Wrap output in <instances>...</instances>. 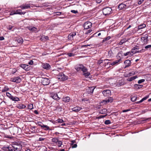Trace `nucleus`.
<instances>
[{"label":"nucleus","instance_id":"nucleus-1","mask_svg":"<svg viewBox=\"0 0 151 151\" xmlns=\"http://www.w3.org/2000/svg\"><path fill=\"white\" fill-rule=\"evenodd\" d=\"M25 12H22V10L21 9H18L17 10H15L13 11H12L10 14V15H12L14 14H19L20 15L24 14Z\"/></svg>","mask_w":151,"mask_h":151},{"label":"nucleus","instance_id":"nucleus-2","mask_svg":"<svg viewBox=\"0 0 151 151\" xmlns=\"http://www.w3.org/2000/svg\"><path fill=\"white\" fill-rule=\"evenodd\" d=\"M77 71H82L83 72H85L87 70L86 68L84 66L82 65H80L77 66L75 68Z\"/></svg>","mask_w":151,"mask_h":151},{"label":"nucleus","instance_id":"nucleus-3","mask_svg":"<svg viewBox=\"0 0 151 151\" xmlns=\"http://www.w3.org/2000/svg\"><path fill=\"white\" fill-rule=\"evenodd\" d=\"M58 78L61 81H64L67 79V77L63 73H61L58 75Z\"/></svg>","mask_w":151,"mask_h":151},{"label":"nucleus","instance_id":"nucleus-4","mask_svg":"<svg viewBox=\"0 0 151 151\" xmlns=\"http://www.w3.org/2000/svg\"><path fill=\"white\" fill-rule=\"evenodd\" d=\"M10 81L13 82H15L18 83H20L21 81V78L19 76L14 78H10Z\"/></svg>","mask_w":151,"mask_h":151},{"label":"nucleus","instance_id":"nucleus-5","mask_svg":"<svg viewBox=\"0 0 151 151\" xmlns=\"http://www.w3.org/2000/svg\"><path fill=\"white\" fill-rule=\"evenodd\" d=\"M112 9L110 7H106L103 9V12L104 14L106 15L110 14Z\"/></svg>","mask_w":151,"mask_h":151},{"label":"nucleus","instance_id":"nucleus-6","mask_svg":"<svg viewBox=\"0 0 151 151\" xmlns=\"http://www.w3.org/2000/svg\"><path fill=\"white\" fill-rule=\"evenodd\" d=\"M92 23L90 22H86L83 24V26L85 29H88L91 27Z\"/></svg>","mask_w":151,"mask_h":151},{"label":"nucleus","instance_id":"nucleus-7","mask_svg":"<svg viewBox=\"0 0 151 151\" xmlns=\"http://www.w3.org/2000/svg\"><path fill=\"white\" fill-rule=\"evenodd\" d=\"M50 96L53 99L57 100H59L60 98L58 96L57 93L54 92L51 93H50Z\"/></svg>","mask_w":151,"mask_h":151},{"label":"nucleus","instance_id":"nucleus-8","mask_svg":"<svg viewBox=\"0 0 151 151\" xmlns=\"http://www.w3.org/2000/svg\"><path fill=\"white\" fill-rule=\"evenodd\" d=\"M50 83V80L47 78H43L42 80V83L44 85H47Z\"/></svg>","mask_w":151,"mask_h":151},{"label":"nucleus","instance_id":"nucleus-9","mask_svg":"<svg viewBox=\"0 0 151 151\" xmlns=\"http://www.w3.org/2000/svg\"><path fill=\"white\" fill-rule=\"evenodd\" d=\"M37 124L39 126H40L42 128H45V130H47L49 129V127L47 125H45L43 124L42 122H37Z\"/></svg>","mask_w":151,"mask_h":151},{"label":"nucleus","instance_id":"nucleus-10","mask_svg":"<svg viewBox=\"0 0 151 151\" xmlns=\"http://www.w3.org/2000/svg\"><path fill=\"white\" fill-rule=\"evenodd\" d=\"M111 92L110 90H104L102 92V93L105 96L107 97L111 95Z\"/></svg>","mask_w":151,"mask_h":151},{"label":"nucleus","instance_id":"nucleus-11","mask_svg":"<svg viewBox=\"0 0 151 151\" xmlns=\"http://www.w3.org/2000/svg\"><path fill=\"white\" fill-rule=\"evenodd\" d=\"M19 7L22 9H28L30 8V6L29 4H26L21 5Z\"/></svg>","mask_w":151,"mask_h":151},{"label":"nucleus","instance_id":"nucleus-12","mask_svg":"<svg viewBox=\"0 0 151 151\" xmlns=\"http://www.w3.org/2000/svg\"><path fill=\"white\" fill-rule=\"evenodd\" d=\"M42 66L43 68L47 70L50 69L51 68L50 65L47 63H43Z\"/></svg>","mask_w":151,"mask_h":151},{"label":"nucleus","instance_id":"nucleus-13","mask_svg":"<svg viewBox=\"0 0 151 151\" xmlns=\"http://www.w3.org/2000/svg\"><path fill=\"white\" fill-rule=\"evenodd\" d=\"M148 36H147L145 37H142L141 38V41L142 42H143L144 44H147L148 42Z\"/></svg>","mask_w":151,"mask_h":151},{"label":"nucleus","instance_id":"nucleus-14","mask_svg":"<svg viewBox=\"0 0 151 151\" xmlns=\"http://www.w3.org/2000/svg\"><path fill=\"white\" fill-rule=\"evenodd\" d=\"M125 67L126 68L130 65L131 61L130 60H127L124 61Z\"/></svg>","mask_w":151,"mask_h":151},{"label":"nucleus","instance_id":"nucleus-15","mask_svg":"<svg viewBox=\"0 0 151 151\" xmlns=\"http://www.w3.org/2000/svg\"><path fill=\"white\" fill-rule=\"evenodd\" d=\"M16 107L19 109H23L26 107V106L23 104H19L16 106Z\"/></svg>","mask_w":151,"mask_h":151},{"label":"nucleus","instance_id":"nucleus-16","mask_svg":"<svg viewBox=\"0 0 151 151\" xmlns=\"http://www.w3.org/2000/svg\"><path fill=\"white\" fill-rule=\"evenodd\" d=\"M76 35L75 32H72L70 33L68 35V37L69 40H71L73 39V37Z\"/></svg>","mask_w":151,"mask_h":151},{"label":"nucleus","instance_id":"nucleus-17","mask_svg":"<svg viewBox=\"0 0 151 151\" xmlns=\"http://www.w3.org/2000/svg\"><path fill=\"white\" fill-rule=\"evenodd\" d=\"M20 66L25 70H29V68L28 67V65L25 64H21Z\"/></svg>","mask_w":151,"mask_h":151},{"label":"nucleus","instance_id":"nucleus-18","mask_svg":"<svg viewBox=\"0 0 151 151\" xmlns=\"http://www.w3.org/2000/svg\"><path fill=\"white\" fill-rule=\"evenodd\" d=\"M127 6L126 5L124 4H119L118 6V8L119 9V10H121L123 9L126 8Z\"/></svg>","mask_w":151,"mask_h":151},{"label":"nucleus","instance_id":"nucleus-19","mask_svg":"<svg viewBox=\"0 0 151 151\" xmlns=\"http://www.w3.org/2000/svg\"><path fill=\"white\" fill-rule=\"evenodd\" d=\"M81 108L80 107H76L72 109V110L73 111L75 112H78L80 111Z\"/></svg>","mask_w":151,"mask_h":151},{"label":"nucleus","instance_id":"nucleus-20","mask_svg":"<svg viewBox=\"0 0 151 151\" xmlns=\"http://www.w3.org/2000/svg\"><path fill=\"white\" fill-rule=\"evenodd\" d=\"M122 60L121 58H119V59L111 63V64L112 65H114L116 64H117L119 62H120Z\"/></svg>","mask_w":151,"mask_h":151},{"label":"nucleus","instance_id":"nucleus-21","mask_svg":"<svg viewBox=\"0 0 151 151\" xmlns=\"http://www.w3.org/2000/svg\"><path fill=\"white\" fill-rule=\"evenodd\" d=\"M139 49L138 46H136L133 47L132 50V52L133 53H136V51H137Z\"/></svg>","mask_w":151,"mask_h":151},{"label":"nucleus","instance_id":"nucleus-22","mask_svg":"<svg viewBox=\"0 0 151 151\" xmlns=\"http://www.w3.org/2000/svg\"><path fill=\"white\" fill-rule=\"evenodd\" d=\"M137 78V76H136L131 77L127 79V81H131L133 80H135Z\"/></svg>","mask_w":151,"mask_h":151},{"label":"nucleus","instance_id":"nucleus-23","mask_svg":"<svg viewBox=\"0 0 151 151\" xmlns=\"http://www.w3.org/2000/svg\"><path fill=\"white\" fill-rule=\"evenodd\" d=\"M70 100V98L69 97L66 96L63 98V101L65 102H68Z\"/></svg>","mask_w":151,"mask_h":151},{"label":"nucleus","instance_id":"nucleus-24","mask_svg":"<svg viewBox=\"0 0 151 151\" xmlns=\"http://www.w3.org/2000/svg\"><path fill=\"white\" fill-rule=\"evenodd\" d=\"M149 96H147L145 97H144L143 98H142L141 100H140V101H137L135 103L136 104H139V103H141L144 101L146 100L148 98Z\"/></svg>","mask_w":151,"mask_h":151},{"label":"nucleus","instance_id":"nucleus-25","mask_svg":"<svg viewBox=\"0 0 151 151\" xmlns=\"http://www.w3.org/2000/svg\"><path fill=\"white\" fill-rule=\"evenodd\" d=\"M11 99L13 101H18L20 100L19 99V98L16 96L14 97L13 96H12Z\"/></svg>","mask_w":151,"mask_h":151},{"label":"nucleus","instance_id":"nucleus-26","mask_svg":"<svg viewBox=\"0 0 151 151\" xmlns=\"http://www.w3.org/2000/svg\"><path fill=\"white\" fill-rule=\"evenodd\" d=\"M83 75L86 78L88 77V76L90 75V73L87 71V70L85 72H83Z\"/></svg>","mask_w":151,"mask_h":151},{"label":"nucleus","instance_id":"nucleus-27","mask_svg":"<svg viewBox=\"0 0 151 151\" xmlns=\"http://www.w3.org/2000/svg\"><path fill=\"white\" fill-rule=\"evenodd\" d=\"M107 111V110L106 109H104L100 111L99 113L102 114H106Z\"/></svg>","mask_w":151,"mask_h":151},{"label":"nucleus","instance_id":"nucleus-28","mask_svg":"<svg viewBox=\"0 0 151 151\" xmlns=\"http://www.w3.org/2000/svg\"><path fill=\"white\" fill-rule=\"evenodd\" d=\"M142 86L138 84H135L134 85V88L135 89H139L142 87Z\"/></svg>","mask_w":151,"mask_h":151},{"label":"nucleus","instance_id":"nucleus-29","mask_svg":"<svg viewBox=\"0 0 151 151\" xmlns=\"http://www.w3.org/2000/svg\"><path fill=\"white\" fill-rule=\"evenodd\" d=\"M28 29L29 30L35 32L37 31V28L35 27H29Z\"/></svg>","mask_w":151,"mask_h":151},{"label":"nucleus","instance_id":"nucleus-30","mask_svg":"<svg viewBox=\"0 0 151 151\" xmlns=\"http://www.w3.org/2000/svg\"><path fill=\"white\" fill-rule=\"evenodd\" d=\"M146 27V25L145 24H142L139 25L138 27V29H142Z\"/></svg>","mask_w":151,"mask_h":151},{"label":"nucleus","instance_id":"nucleus-31","mask_svg":"<svg viewBox=\"0 0 151 151\" xmlns=\"http://www.w3.org/2000/svg\"><path fill=\"white\" fill-rule=\"evenodd\" d=\"M6 148L8 149L9 151H15V150L14 149L13 146L12 147H6Z\"/></svg>","mask_w":151,"mask_h":151},{"label":"nucleus","instance_id":"nucleus-32","mask_svg":"<svg viewBox=\"0 0 151 151\" xmlns=\"http://www.w3.org/2000/svg\"><path fill=\"white\" fill-rule=\"evenodd\" d=\"M126 42V39H123L121 40V41L119 42V45H122L123 43Z\"/></svg>","mask_w":151,"mask_h":151},{"label":"nucleus","instance_id":"nucleus-33","mask_svg":"<svg viewBox=\"0 0 151 151\" xmlns=\"http://www.w3.org/2000/svg\"><path fill=\"white\" fill-rule=\"evenodd\" d=\"M58 140L57 138H54L52 139V141L53 142L57 143L58 142Z\"/></svg>","mask_w":151,"mask_h":151},{"label":"nucleus","instance_id":"nucleus-34","mask_svg":"<svg viewBox=\"0 0 151 151\" xmlns=\"http://www.w3.org/2000/svg\"><path fill=\"white\" fill-rule=\"evenodd\" d=\"M17 42L19 43H22L23 42V39L22 38H19L17 40Z\"/></svg>","mask_w":151,"mask_h":151},{"label":"nucleus","instance_id":"nucleus-35","mask_svg":"<svg viewBox=\"0 0 151 151\" xmlns=\"http://www.w3.org/2000/svg\"><path fill=\"white\" fill-rule=\"evenodd\" d=\"M56 143L58 146L59 147H60L62 144V142L61 141L59 140H58V142Z\"/></svg>","mask_w":151,"mask_h":151},{"label":"nucleus","instance_id":"nucleus-36","mask_svg":"<svg viewBox=\"0 0 151 151\" xmlns=\"http://www.w3.org/2000/svg\"><path fill=\"white\" fill-rule=\"evenodd\" d=\"M6 96L11 99L12 96L9 92L6 93Z\"/></svg>","mask_w":151,"mask_h":151},{"label":"nucleus","instance_id":"nucleus-37","mask_svg":"<svg viewBox=\"0 0 151 151\" xmlns=\"http://www.w3.org/2000/svg\"><path fill=\"white\" fill-rule=\"evenodd\" d=\"M28 108L30 109H32L33 108V105L32 104H30L28 105Z\"/></svg>","mask_w":151,"mask_h":151},{"label":"nucleus","instance_id":"nucleus-38","mask_svg":"<svg viewBox=\"0 0 151 151\" xmlns=\"http://www.w3.org/2000/svg\"><path fill=\"white\" fill-rule=\"evenodd\" d=\"M108 103L109 102H112L113 101V99L111 97H109L108 99H107Z\"/></svg>","mask_w":151,"mask_h":151},{"label":"nucleus","instance_id":"nucleus-39","mask_svg":"<svg viewBox=\"0 0 151 151\" xmlns=\"http://www.w3.org/2000/svg\"><path fill=\"white\" fill-rule=\"evenodd\" d=\"M56 121L59 123H61L64 122L63 120L62 119H58Z\"/></svg>","mask_w":151,"mask_h":151},{"label":"nucleus","instance_id":"nucleus-40","mask_svg":"<svg viewBox=\"0 0 151 151\" xmlns=\"http://www.w3.org/2000/svg\"><path fill=\"white\" fill-rule=\"evenodd\" d=\"M137 98L136 96H134L131 98V100L132 101L134 102L136 101Z\"/></svg>","mask_w":151,"mask_h":151},{"label":"nucleus","instance_id":"nucleus-41","mask_svg":"<svg viewBox=\"0 0 151 151\" xmlns=\"http://www.w3.org/2000/svg\"><path fill=\"white\" fill-rule=\"evenodd\" d=\"M111 122L109 120H107L105 121L104 123L106 125H108L110 124Z\"/></svg>","mask_w":151,"mask_h":151},{"label":"nucleus","instance_id":"nucleus-42","mask_svg":"<svg viewBox=\"0 0 151 151\" xmlns=\"http://www.w3.org/2000/svg\"><path fill=\"white\" fill-rule=\"evenodd\" d=\"M95 88L93 87H91L89 88V89L90 90V92L93 93V92Z\"/></svg>","mask_w":151,"mask_h":151},{"label":"nucleus","instance_id":"nucleus-43","mask_svg":"<svg viewBox=\"0 0 151 151\" xmlns=\"http://www.w3.org/2000/svg\"><path fill=\"white\" fill-rule=\"evenodd\" d=\"M151 48V45H148L145 47V48L146 50L150 49Z\"/></svg>","mask_w":151,"mask_h":151},{"label":"nucleus","instance_id":"nucleus-44","mask_svg":"<svg viewBox=\"0 0 151 151\" xmlns=\"http://www.w3.org/2000/svg\"><path fill=\"white\" fill-rule=\"evenodd\" d=\"M101 103H103L104 104H105L108 103L107 99H106L104 100H103L101 102Z\"/></svg>","mask_w":151,"mask_h":151},{"label":"nucleus","instance_id":"nucleus-45","mask_svg":"<svg viewBox=\"0 0 151 151\" xmlns=\"http://www.w3.org/2000/svg\"><path fill=\"white\" fill-rule=\"evenodd\" d=\"M145 81V80L144 79H141L138 81V83L139 84H140L142 83V82H144Z\"/></svg>","mask_w":151,"mask_h":151},{"label":"nucleus","instance_id":"nucleus-46","mask_svg":"<svg viewBox=\"0 0 151 151\" xmlns=\"http://www.w3.org/2000/svg\"><path fill=\"white\" fill-rule=\"evenodd\" d=\"M135 74V72H129L128 73L129 76H131L134 75Z\"/></svg>","mask_w":151,"mask_h":151},{"label":"nucleus","instance_id":"nucleus-47","mask_svg":"<svg viewBox=\"0 0 151 151\" xmlns=\"http://www.w3.org/2000/svg\"><path fill=\"white\" fill-rule=\"evenodd\" d=\"M68 55L69 57L73 56L74 55V54L72 53H69L68 54Z\"/></svg>","mask_w":151,"mask_h":151},{"label":"nucleus","instance_id":"nucleus-48","mask_svg":"<svg viewBox=\"0 0 151 151\" xmlns=\"http://www.w3.org/2000/svg\"><path fill=\"white\" fill-rule=\"evenodd\" d=\"M145 51V50L144 49H142V50H137V51H136V53L141 52L142 51Z\"/></svg>","mask_w":151,"mask_h":151},{"label":"nucleus","instance_id":"nucleus-49","mask_svg":"<svg viewBox=\"0 0 151 151\" xmlns=\"http://www.w3.org/2000/svg\"><path fill=\"white\" fill-rule=\"evenodd\" d=\"M71 12L74 14H76L78 13V11L75 10H72L71 11Z\"/></svg>","mask_w":151,"mask_h":151},{"label":"nucleus","instance_id":"nucleus-50","mask_svg":"<svg viewBox=\"0 0 151 151\" xmlns=\"http://www.w3.org/2000/svg\"><path fill=\"white\" fill-rule=\"evenodd\" d=\"M45 139V138H43L42 137H40L38 141H43Z\"/></svg>","mask_w":151,"mask_h":151},{"label":"nucleus","instance_id":"nucleus-51","mask_svg":"<svg viewBox=\"0 0 151 151\" xmlns=\"http://www.w3.org/2000/svg\"><path fill=\"white\" fill-rule=\"evenodd\" d=\"M17 70L16 69H13L12 70V73L14 74V73H15L17 72Z\"/></svg>","mask_w":151,"mask_h":151},{"label":"nucleus","instance_id":"nucleus-52","mask_svg":"<svg viewBox=\"0 0 151 151\" xmlns=\"http://www.w3.org/2000/svg\"><path fill=\"white\" fill-rule=\"evenodd\" d=\"M130 111V109H129L127 110H123L122 111L123 112H126Z\"/></svg>","mask_w":151,"mask_h":151},{"label":"nucleus","instance_id":"nucleus-53","mask_svg":"<svg viewBox=\"0 0 151 151\" xmlns=\"http://www.w3.org/2000/svg\"><path fill=\"white\" fill-rule=\"evenodd\" d=\"M14 148L15 149V151L17 150V151H20V150H19L17 147H14Z\"/></svg>","mask_w":151,"mask_h":151},{"label":"nucleus","instance_id":"nucleus-54","mask_svg":"<svg viewBox=\"0 0 151 151\" xmlns=\"http://www.w3.org/2000/svg\"><path fill=\"white\" fill-rule=\"evenodd\" d=\"M91 31L92 30L89 29V30H88L85 33L86 34H88L91 33Z\"/></svg>","mask_w":151,"mask_h":151},{"label":"nucleus","instance_id":"nucleus-55","mask_svg":"<svg viewBox=\"0 0 151 151\" xmlns=\"http://www.w3.org/2000/svg\"><path fill=\"white\" fill-rule=\"evenodd\" d=\"M103 62V60H99L98 62V63L99 64H100L101 63H102Z\"/></svg>","mask_w":151,"mask_h":151},{"label":"nucleus","instance_id":"nucleus-56","mask_svg":"<svg viewBox=\"0 0 151 151\" xmlns=\"http://www.w3.org/2000/svg\"><path fill=\"white\" fill-rule=\"evenodd\" d=\"M35 126H33L32 127V130H34L35 132H37V130L35 131Z\"/></svg>","mask_w":151,"mask_h":151},{"label":"nucleus","instance_id":"nucleus-57","mask_svg":"<svg viewBox=\"0 0 151 151\" xmlns=\"http://www.w3.org/2000/svg\"><path fill=\"white\" fill-rule=\"evenodd\" d=\"M13 27V26L12 25H9L8 27L9 29L10 30L12 29Z\"/></svg>","mask_w":151,"mask_h":151},{"label":"nucleus","instance_id":"nucleus-58","mask_svg":"<svg viewBox=\"0 0 151 151\" xmlns=\"http://www.w3.org/2000/svg\"><path fill=\"white\" fill-rule=\"evenodd\" d=\"M102 1V0H96V2L97 3H100Z\"/></svg>","mask_w":151,"mask_h":151},{"label":"nucleus","instance_id":"nucleus-59","mask_svg":"<svg viewBox=\"0 0 151 151\" xmlns=\"http://www.w3.org/2000/svg\"><path fill=\"white\" fill-rule=\"evenodd\" d=\"M33 62L32 60H30L29 63H28L30 65H32L33 64Z\"/></svg>","mask_w":151,"mask_h":151},{"label":"nucleus","instance_id":"nucleus-60","mask_svg":"<svg viewBox=\"0 0 151 151\" xmlns=\"http://www.w3.org/2000/svg\"><path fill=\"white\" fill-rule=\"evenodd\" d=\"M110 38L109 37H108L104 39L103 40V42H105V41H106L107 40H109V39H110Z\"/></svg>","mask_w":151,"mask_h":151},{"label":"nucleus","instance_id":"nucleus-61","mask_svg":"<svg viewBox=\"0 0 151 151\" xmlns=\"http://www.w3.org/2000/svg\"><path fill=\"white\" fill-rule=\"evenodd\" d=\"M77 147V145L76 144H74L72 146V148H76Z\"/></svg>","mask_w":151,"mask_h":151},{"label":"nucleus","instance_id":"nucleus-62","mask_svg":"<svg viewBox=\"0 0 151 151\" xmlns=\"http://www.w3.org/2000/svg\"><path fill=\"white\" fill-rule=\"evenodd\" d=\"M129 53H130V52H127L126 53H124V55L125 56H126L129 55Z\"/></svg>","mask_w":151,"mask_h":151},{"label":"nucleus","instance_id":"nucleus-63","mask_svg":"<svg viewBox=\"0 0 151 151\" xmlns=\"http://www.w3.org/2000/svg\"><path fill=\"white\" fill-rule=\"evenodd\" d=\"M106 115H107V114H106L105 115H101V116H99V118H104V117H105V116H106Z\"/></svg>","mask_w":151,"mask_h":151},{"label":"nucleus","instance_id":"nucleus-64","mask_svg":"<svg viewBox=\"0 0 151 151\" xmlns=\"http://www.w3.org/2000/svg\"><path fill=\"white\" fill-rule=\"evenodd\" d=\"M4 39V37L1 36L0 37V40H2Z\"/></svg>","mask_w":151,"mask_h":151}]
</instances>
